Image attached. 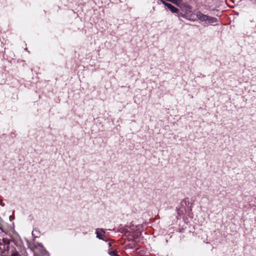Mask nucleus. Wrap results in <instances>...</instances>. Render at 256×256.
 <instances>
[{"mask_svg": "<svg viewBox=\"0 0 256 256\" xmlns=\"http://www.w3.org/2000/svg\"><path fill=\"white\" fill-rule=\"evenodd\" d=\"M161 2L164 4L166 6V5L168 4H170L169 3H168V2H166L164 0H160Z\"/></svg>", "mask_w": 256, "mask_h": 256, "instance_id": "1a4fd4ad", "label": "nucleus"}, {"mask_svg": "<svg viewBox=\"0 0 256 256\" xmlns=\"http://www.w3.org/2000/svg\"><path fill=\"white\" fill-rule=\"evenodd\" d=\"M166 7L172 12V13H178L179 11L178 9L176 7L170 4H168L166 5Z\"/></svg>", "mask_w": 256, "mask_h": 256, "instance_id": "20e7f679", "label": "nucleus"}, {"mask_svg": "<svg viewBox=\"0 0 256 256\" xmlns=\"http://www.w3.org/2000/svg\"><path fill=\"white\" fill-rule=\"evenodd\" d=\"M108 253L111 256H116V254H118L116 250H109Z\"/></svg>", "mask_w": 256, "mask_h": 256, "instance_id": "423d86ee", "label": "nucleus"}, {"mask_svg": "<svg viewBox=\"0 0 256 256\" xmlns=\"http://www.w3.org/2000/svg\"><path fill=\"white\" fill-rule=\"evenodd\" d=\"M188 200H187L186 199H184L182 201V202H181V204L182 205H184V204H185L186 205V202H188Z\"/></svg>", "mask_w": 256, "mask_h": 256, "instance_id": "0eeeda50", "label": "nucleus"}, {"mask_svg": "<svg viewBox=\"0 0 256 256\" xmlns=\"http://www.w3.org/2000/svg\"><path fill=\"white\" fill-rule=\"evenodd\" d=\"M119 232L121 233H124L125 235H126L127 234L130 233V232L128 230L125 228H120L119 230Z\"/></svg>", "mask_w": 256, "mask_h": 256, "instance_id": "39448f33", "label": "nucleus"}, {"mask_svg": "<svg viewBox=\"0 0 256 256\" xmlns=\"http://www.w3.org/2000/svg\"><path fill=\"white\" fill-rule=\"evenodd\" d=\"M196 18L202 22H204L208 24H212L218 22L216 18L204 14L200 12L196 14Z\"/></svg>", "mask_w": 256, "mask_h": 256, "instance_id": "f03ea898", "label": "nucleus"}, {"mask_svg": "<svg viewBox=\"0 0 256 256\" xmlns=\"http://www.w3.org/2000/svg\"><path fill=\"white\" fill-rule=\"evenodd\" d=\"M2 218L0 217V229H2L1 222H2Z\"/></svg>", "mask_w": 256, "mask_h": 256, "instance_id": "9b49d317", "label": "nucleus"}, {"mask_svg": "<svg viewBox=\"0 0 256 256\" xmlns=\"http://www.w3.org/2000/svg\"><path fill=\"white\" fill-rule=\"evenodd\" d=\"M108 245H109V246H111V243H110V242H109V243H108Z\"/></svg>", "mask_w": 256, "mask_h": 256, "instance_id": "f8f14e48", "label": "nucleus"}, {"mask_svg": "<svg viewBox=\"0 0 256 256\" xmlns=\"http://www.w3.org/2000/svg\"><path fill=\"white\" fill-rule=\"evenodd\" d=\"M178 214H180L184 213V210L180 209L178 210Z\"/></svg>", "mask_w": 256, "mask_h": 256, "instance_id": "6e6552de", "label": "nucleus"}, {"mask_svg": "<svg viewBox=\"0 0 256 256\" xmlns=\"http://www.w3.org/2000/svg\"><path fill=\"white\" fill-rule=\"evenodd\" d=\"M96 237L100 240H104V236L105 232L102 228H97L96 230Z\"/></svg>", "mask_w": 256, "mask_h": 256, "instance_id": "7ed1b4c3", "label": "nucleus"}, {"mask_svg": "<svg viewBox=\"0 0 256 256\" xmlns=\"http://www.w3.org/2000/svg\"><path fill=\"white\" fill-rule=\"evenodd\" d=\"M161 2L164 4L166 6V5L168 4H170L169 3H168V2H166L164 0H160Z\"/></svg>", "mask_w": 256, "mask_h": 256, "instance_id": "9d476101", "label": "nucleus"}, {"mask_svg": "<svg viewBox=\"0 0 256 256\" xmlns=\"http://www.w3.org/2000/svg\"><path fill=\"white\" fill-rule=\"evenodd\" d=\"M4 244L0 242V250H2L3 256H25L18 254L14 246L10 245V240L8 238H3Z\"/></svg>", "mask_w": 256, "mask_h": 256, "instance_id": "f257e3e1", "label": "nucleus"}]
</instances>
